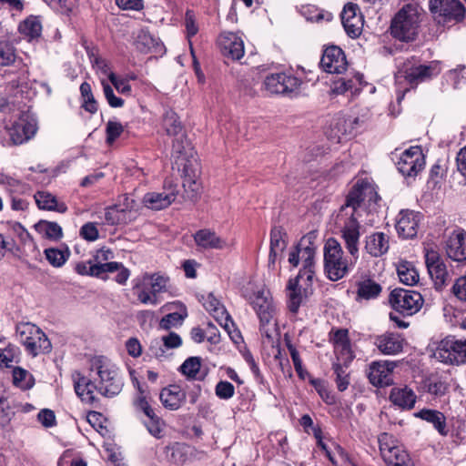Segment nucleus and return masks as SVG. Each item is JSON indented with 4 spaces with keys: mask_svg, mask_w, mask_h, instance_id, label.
Segmentation results:
<instances>
[{
    "mask_svg": "<svg viewBox=\"0 0 466 466\" xmlns=\"http://www.w3.org/2000/svg\"><path fill=\"white\" fill-rule=\"evenodd\" d=\"M380 200L375 187L366 179H359L346 197L344 205L340 208L339 216H347L341 228V236L350 255L358 260L360 225L358 220L360 210L365 202L377 204Z\"/></svg>",
    "mask_w": 466,
    "mask_h": 466,
    "instance_id": "1",
    "label": "nucleus"
},
{
    "mask_svg": "<svg viewBox=\"0 0 466 466\" xmlns=\"http://www.w3.org/2000/svg\"><path fill=\"white\" fill-rule=\"evenodd\" d=\"M89 386L106 398L118 395L124 386L119 369L105 356L89 359Z\"/></svg>",
    "mask_w": 466,
    "mask_h": 466,
    "instance_id": "2",
    "label": "nucleus"
},
{
    "mask_svg": "<svg viewBox=\"0 0 466 466\" xmlns=\"http://www.w3.org/2000/svg\"><path fill=\"white\" fill-rule=\"evenodd\" d=\"M324 272L331 281L343 279L354 267L357 260L351 257L350 259L344 257V251L339 242L329 238L324 248Z\"/></svg>",
    "mask_w": 466,
    "mask_h": 466,
    "instance_id": "3",
    "label": "nucleus"
},
{
    "mask_svg": "<svg viewBox=\"0 0 466 466\" xmlns=\"http://www.w3.org/2000/svg\"><path fill=\"white\" fill-rule=\"evenodd\" d=\"M134 281L133 289L137 299L142 304L156 306L160 303L159 294L167 290L169 278L159 273H145Z\"/></svg>",
    "mask_w": 466,
    "mask_h": 466,
    "instance_id": "4",
    "label": "nucleus"
},
{
    "mask_svg": "<svg viewBox=\"0 0 466 466\" xmlns=\"http://www.w3.org/2000/svg\"><path fill=\"white\" fill-rule=\"evenodd\" d=\"M16 336L27 353L34 357L51 351L52 345L47 336L35 324L30 322L17 324Z\"/></svg>",
    "mask_w": 466,
    "mask_h": 466,
    "instance_id": "5",
    "label": "nucleus"
},
{
    "mask_svg": "<svg viewBox=\"0 0 466 466\" xmlns=\"http://www.w3.org/2000/svg\"><path fill=\"white\" fill-rule=\"evenodd\" d=\"M419 22L416 10L410 5H407L392 19L391 35L400 41H411L418 34Z\"/></svg>",
    "mask_w": 466,
    "mask_h": 466,
    "instance_id": "6",
    "label": "nucleus"
},
{
    "mask_svg": "<svg viewBox=\"0 0 466 466\" xmlns=\"http://www.w3.org/2000/svg\"><path fill=\"white\" fill-rule=\"evenodd\" d=\"M305 255H307L308 258L305 269H300L297 277L294 279H290L287 285V289L289 292L288 308L289 311L292 312L293 314L298 313L299 309L304 298L306 297V289H302L300 281L303 280V279H306V281L308 282L307 284L311 283L315 273V271H311L309 269V257L312 255V251L310 249H308V251L305 252Z\"/></svg>",
    "mask_w": 466,
    "mask_h": 466,
    "instance_id": "7",
    "label": "nucleus"
},
{
    "mask_svg": "<svg viewBox=\"0 0 466 466\" xmlns=\"http://www.w3.org/2000/svg\"><path fill=\"white\" fill-rule=\"evenodd\" d=\"M389 301L393 309L403 317L417 313L423 304L422 296L419 292L404 289H393Z\"/></svg>",
    "mask_w": 466,
    "mask_h": 466,
    "instance_id": "8",
    "label": "nucleus"
},
{
    "mask_svg": "<svg viewBox=\"0 0 466 466\" xmlns=\"http://www.w3.org/2000/svg\"><path fill=\"white\" fill-rule=\"evenodd\" d=\"M8 96L0 97V112L23 111L30 99V90L26 83L12 81L8 86Z\"/></svg>",
    "mask_w": 466,
    "mask_h": 466,
    "instance_id": "9",
    "label": "nucleus"
},
{
    "mask_svg": "<svg viewBox=\"0 0 466 466\" xmlns=\"http://www.w3.org/2000/svg\"><path fill=\"white\" fill-rule=\"evenodd\" d=\"M431 11L438 15L439 23H458L464 18L465 7L460 0H431Z\"/></svg>",
    "mask_w": 466,
    "mask_h": 466,
    "instance_id": "10",
    "label": "nucleus"
},
{
    "mask_svg": "<svg viewBox=\"0 0 466 466\" xmlns=\"http://www.w3.org/2000/svg\"><path fill=\"white\" fill-rule=\"evenodd\" d=\"M424 166L425 157L419 146L406 149L396 163L397 169L405 177H415Z\"/></svg>",
    "mask_w": 466,
    "mask_h": 466,
    "instance_id": "11",
    "label": "nucleus"
},
{
    "mask_svg": "<svg viewBox=\"0 0 466 466\" xmlns=\"http://www.w3.org/2000/svg\"><path fill=\"white\" fill-rule=\"evenodd\" d=\"M299 78L286 73H274L267 76L263 86L271 95L289 96L300 86Z\"/></svg>",
    "mask_w": 466,
    "mask_h": 466,
    "instance_id": "12",
    "label": "nucleus"
},
{
    "mask_svg": "<svg viewBox=\"0 0 466 466\" xmlns=\"http://www.w3.org/2000/svg\"><path fill=\"white\" fill-rule=\"evenodd\" d=\"M443 248L449 258L456 262L466 261V230L457 228L446 235Z\"/></svg>",
    "mask_w": 466,
    "mask_h": 466,
    "instance_id": "13",
    "label": "nucleus"
},
{
    "mask_svg": "<svg viewBox=\"0 0 466 466\" xmlns=\"http://www.w3.org/2000/svg\"><path fill=\"white\" fill-rule=\"evenodd\" d=\"M177 186L170 181H165L161 192H148L143 197L146 208L153 210H161L169 207L177 198Z\"/></svg>",
    "mask_w": 466,
    "mask_h": 466,
    "instance_id": "14",
    "label": "nucleus"
},
{
    "mask_svg": "<svg viewBox=\"0 0 466 466\" xmlns=\"http://www.w3.org/2000/svg\"><path fill=\"white\" fill-rule=\"evenodd\" d=\"M461 340L454 336H447L438 342L434 350V357L441 362L452 365H461Z\"/></svg>",
    "mask_w": 466,
    "mask_h": 466,
    "instance_id": "15",
    "label": "nucleus"
},
{
    "mask_svg": "<svg viewBox=\"0 0 466 466\" xmlns=\"http://www.w3.org/2000/svg\"><path fill=\"white\" fill-rule=\"evenodd\" d=\"M400 73L402 74L409 84L413 86L426 81L433 76H437L440 73V69L437 65L432 63L429 65H416L408 60L403 64Z\"/></svg>",
    "mask_w": 466,
    "mask_h": 466,
    "instance_id": "16",
    "label": "nucleus"
},
{
    "mask_svg": "<svg viewBox=\"0 0 466 466\" xmlns=\"http://www.w3.org/2000/svg\"><path fill=\"white\" fill-rule=\"evenodd\" d=\"M319 66L327 73L339 75L347 70L348 62L340 47L330 46L323 51Z\"/></svg>",
    "mask_w": 466,
    "mask_h": 466,
    "instance_id": "17",
    "label": "nucleus"
},
{
    "mask_svg": "<svg viewBox=\"0 0 466 466\" xmlns=\"http://www.w3.org/2000/svg\"><path fill=\"white\" fill-rule=\"evenodd\" d=\"M37 127L35 119L22 115L8 128L10 139L14 145H21L31 139L36 133Z\"/></svg>",
    "mask_w": 466,
    "mask_h": 466,
    "instance_id": "18",
    "label": "nucleus"
},
{
    "mask_svg": "<svg viewBox=\"0 0 466 466\" xmlns=\"http://www.w3.org/2000/svg\"><path fill=\"white\" fill-rule=\"evenodd\" d=\"M421 218L422 215L420 212L409 209L401 210L398 215L395 226L399 236L404 239L415 238Z\"/></svg>",
    "mask_w": 466,
    "mask_h": 466,
    "instance_id": "19",
    "label": "nucleus"
},
{
    "mask_svg": "<svg viewBox=\"0 0 466 466\" xmlns=\"http://www.w3.org/2000/svg\"><path fill=\"white\" fill-rule=\"evenodd\" d=\"M341 23L347 35L352 38L358 37L362 31L363 16L357 4L348 3L341 12Z\"/></svg>",
    "mask_w": 466,
    "mask_h": 466,
    "instance_id": "20",
    "label": "nucleus"
},
{
    "mask_svg": "<svg viewBox=\"0 0 466 466\" xmlns=\"http://www.w3.org/2000/svg\"><path fill=\"white\" fill-rule=\"evenodd\" d=\"M396 367L393 361H374L370 365L368 378L376 387L389 386L393 382L392 373Z\"/></svg>",
    "mask_w": 466,
    "mask_h": 466,
    "instance_id": "21",
    "label": "nucleus"
},
{
    "mask_svg": "<svg viewBox=\"0 0 466 466\" xmlns=\"http://www.w3.org/2000/svg\"><path fill=\"white\" fill-rule=\"evenodd\" d=\"M425 263L435 286H444L448 280L449 273L440 254L435 250H428L425 254Z\"/></svg>",
    "mask_w": 466,
    "mask_h": 466,
    "instance_id": "22",
    "label": "nucleus"
},
{
    "mask_svg": "<svg viewBox=\"0 0 466 466\" xmlns=\"http://www.w3.org/2000/svg\"><path fill=\"white\" fill-rule=\"evenodd\" d=\"M252 307L257 312L260 321V331L265 332L268 337L269 335L264 330L267 324L269 323L273 317L274 307L272 305V299L268 292L258 291L252 299Z\"/></svg>",
    "mask_w": 466,
    "mask_h": 466,
    "instance_id": "23",
    "label": "nucleus"
},
{
    "mask_svg": "<svg viewBox=\"0 0 466 466\" xmlns=\"http://www.w3.org/2000/svg\"><path fill=\"white\" fill-rule=\"evenodd\" d=\"M405 339L397 332H385L374 337L373 344L383 355H397L403 350Z\"/></svg>",
    "mask_w": 466,
    "mask_h": 466,
    "instance_id": "24",
    "label": "nucleus"
},
{
    "mask_svg": "<svg viewBox=\"0 0 466 466\" xmlns=\"http://www.w3.org/2000/svg\"><path fill=\"white\" fill-rule=\"evenodd\" d=\"M218 46L223 56L233 60H238L244 56L243 40L235 33L226 32L221 34L218 37Z\"/></svg>",
    "mask_w": 466,
    "mask_h": 466,
    "instance_id": "25",
    "label": "nucleus"
},
{
    "mask_svg": "<svg viewBox=\"0 0 466 466\" xmlns=\"http://www.w3.org/2000/svg\"><path fill=\"white\" fill-rule=\"evenodd\" d=\"M117 272L115 280L120 285H125L130 277V270L126 268L122 263L111 261L109 264L101 265L99 267H94L89 269V276L101 279L103 280L107 279V274Z\"/></svg>",
    "mask_w": 466,
    "mask_h": 466,
    "instance_id": "26",
    "label": "nucleus"
},
{
    "mask_svg": "<svg viewBox=\"0 0 466 466\" xmlns=\"http://www.w3.org/2000/svg\"><path fill=\"white\" fill-rule=\"evenodd\" d=\"M202 300L206 310L213 316L221 327L228 328V322L234 326V321L226 308L212 293H208L206 297L202 296Z\"/></svg>",
    "mask_w": 466,
    "mask_h": 466,
    "instance_id": "27",
    "label": "nucleus"
},
{
    "mask_svg": "<svg viewBox=\"0 0 466 466\" xmlns=\"http://www.w3.org/2000/svg\"><path fill=\"white\" fill-rule=\"evenodd\" d=\"M159 399L166 409L177 410L185 402L186 392L180 388V386L173 384L161 390Z\"/></svg>",
    "mask_w": 466,
    "mask_h": 466,
    "instance_id": "28",
    "label": "nucleus"
},
{
    "mask_svg": "<svg viewBox=\"0 0 466 466\" xmlns=\"http://www.w3.org/2000/svg\"><path fill=\"white\" fill-rule=\"evenodd\" d=\"M389 399L402 410H411L416 403L417 396L410 388L403 386L392 388Z\"/></svg>",
    "mask_w": 466,
    "mask_h": 466,
    "instance_id": "29",
    "label": "nucleus"
},
{
    "mask_svg": "<svg viewBox=\"0 0 466 466\" xmlns=\"http://www.w3.org/2000/svg\"><path fill=\"white\" fill-rule=\"evenodd\" d=\"M186 157L180 156L173 162V169L177 168L184 177H198L200 174V166L196 151H189Z\"/></svg>",
    "mask_w": 466,
    "mask_h": 466,
    "instance_id": "30",
    "label": "nucleus"
},
{
    "mask_svg": "<svg viewBox=\"0 0 466 466\" xmlns=\"http://www.w3.org/2000/svg\"><path fill=\"white\" fill-rule=\"evenodd\" d=\"M193 237L197 246L204 249H222L227 245L215 231L207 228L198 230Z\"/></svg>",
    "mask_w": 466,
    "mask_h": 466,
    "instance_id": "31",
    "label": "nucleus"
},
{
    "mask_svg": "<svg viewBox=\"0 0 466 466\" xmlns=\"http://www.w3.org/2000/svg\"><path fill=\"white\" fill-rule=\"evenodd\" d=\"M165 457L167 461L183 465L192 454V448L182 442H174L164 448Z\"/></svg>",
    "mask_w": 466,
    "mask_h": 466,
    "instance_id": "32",
    "label": "nucleus"
},
{
    "mask_svg": "<svg viewBox=\"0 0 466 466\" xmlns=\"http://www.w3.org/2000/svg\"><path fill=\"white\" fill-rule=\"evenodd\" d=\"M416 418L421 419L434 427V429L441 435L447 436L449 431L446 425V417L444 414L437 410L422 409L414 413Z\"/></svg>",
    "mask_w": 466,
    "mask_h": 466,
    "instance_id": "33",
    "label": "nucleus"
},
{
    "mask_svg": "<svg viewBox=\"0 0 466 466\" xmlns=\"http://www.w3.org/2000/svg\"><path fill=\"white\" fill-rule=\"evenodd\" d=\"M356 286L357 301L375 299L380 296L382 290L380 284L370 278L358 281Z\"/></svg>",
    "mask_w": 466,
    "mask_h": 466,
    "instance_id": "34",
    "label": "nucleus"
},
{
    "mask_svg": "<svg viewBox=\"0 0 466 466\" xmlns=\"http://www.w3.org/2000/svg\"><path fill=\"white\" fill-rule=\"evenodd\" d=\"M286 232L281 227H273L270 231V248L268 255V263L275 264L277 256L287 247Z\"/></svg>",
    "mask_w": 466,
    "mask_h": 466,
    "instance_id": "35",
    "label": "nucleus"
},
{
    "mask_svg": "<svg viewBox=\"0 0 466 466\" xmlns=\"http://www.w3.org/2000/svg\"><path fill=\"white\" fill-rule=\"evenodd\" d=\"M389 238L382 232H376L366 239L365 249L372 257H380L389 249Z\"/></svg>",
    "mask_w": 466,
    "mask_h": 466,
    "instance_id": "36",
    "label": "nucleus"
},
{
    "mask_svg": "<svg viewBox=\"0 0 466 466\" xmlns=\"http://www.w3.org/2000/svg\"><path fill=\"white\" fill-rule=\"evenodd\" d=\"M35 199L40 209L52 210L59 213H65L67 210V207L64 202H59L53 194L47 191L36 192Z\"/></svg>",
    "mask_w": 466,
    "mask_h": 466,
    "instance_id": "37",
    "label": "nucleus"
},
{
    "mask_svg": "<svg viewBox=\"0 0 466 466\" xmlns=\"http://www.w3.org/2000/svg\"><path fill=\"white\" fill-rule=\"evenodd\" d=\"M137 48L143 53L159 54L164 50L163 44L159 43L148 31L141 30L136 41Z\"/></svg>",
    "mask_w": 466,
    "mask_h": 466,
    "instance_id": "38",
    "label": "nucleus"
},
{
    "mask_svg": "<svg viewBox=\"0 0 466 466\" xmlns=\"http://www.w3.org/2000/svg\"><path fill=\"white\" fill-rule=\"evenodd\" d=\"M18 31L28 41L37 39L42 33L40 18L35 15H29L19 24Z\"/></svg>",
    "mask_w": 466,
    "mask_h": 466,
    "instance_id": "39",
    "label": "nucleus"
},
{
    "mask_svg": "<svg viewBox=\"0 0 466 466\" xmlns=\"http://www.w3.org/2000/svg\"><path fill=\"white\" fill-rule=\"evenodd\" d=\"M310 249L312 251V255L309 257L310 266L309 269L314 271V257H315V248L311 245H308L306 247H302V241L298 244L294 250H292L289 255V262L293 266L297 267L299 263L300 258L303 260V268L301 269H305L306 262L308 261L307 255L305 252Z\"/></svg>",
    "mask_w": 466,
    "mask_h": 466,
    "instance_id": "40",
    "label": "nucleus"
},
{
    "mask_svg": "<svg viewBox=\"0 0 466 466\" xmlns=\"http://www.w3.org/2000/svg\"><path fill=\"white\" fill-rule=\"evenodd\" d=\"M424 387L429 394L440 398L448 392L450 384L442 377L431 376L425 380Z\"/></svg>",
    "mask_w": 466,
    "mask_h": 466,
    "instance_id": "41",
    "label": "nucleus"
},
{
    "mask_svg": "<svg viewBox=\"0 0 466 466\" xmlns=\"http://www.w3.org/2000/svg\"><path fill=\"white\" fill-rule=\"evenodd\" d=\"M397 273L400 281L407 286H413L419 281V274L410 262H400L397 267Z\"/></svg>",
    "mask_w": 466,
    "mask_h": 466,
    "instance_id": "42",
    "label": "nucleus"
},
{
    "mask_svg": "<svg viewBox=\"0 0 466 466\" xmlns=\"http://www.w3.org/2000/svg\"><path fill=\"white\" fill-rule=\"evenodd\" d=\"M162 125L168 136H178L182 130L181 122L177 113L172 109L165 110Z\"/></svg>",
    "mask_w": 466,
    "mask_h": 466,
    "instance_id": "43",
    "label": "nucleus"
},
{
    "mask_svg": "<svg viewBox=\"0 0 466 466\" xmlns=\"http://www.w3.org/2000/svg\"><path fill=\"white\" fill-rule=\"evenodd\" d=\"M386 456L383 460L389 466H413V462L409 454L398 447L393 451L385 452Z\"/></svg>",
    "mask_w": 466,
    "mask_h": 466,
    "instance_id": "44",
    "label": "nucleus"
},
{
    "mask_svg": "<svg viewBox=\"0 0 466 466\" xmlns=\"http://www.w3.org/2000/svg\"><path fill=\"white\" fill-rule=\"evenodd\" d=\"M200 357H189L180 366L179 370L188 379L203 380L205 375L198 376L201 367Z\"/></svg>",
    "mask_w": 466,
    "mask_h": 466,
    "instance_id": "45",
    "label": "nucleus"
},
{
    "mask_svg": "<svg viewBox=\"0 0 466 466\" xmlns=\"http://www.w3.org/2000/svg\"><path fill=\"white\" fill-rule=\"evenodd\" d=\"M106 423L107 420L101 413L89 410V425L94 429L95 433L105 439H110L111 432Z\"/></svg>",
    "mask_w": 466,
    "mask_h": 466,
    "instance_id": "46",
    "label": "nucleus"
},
{
    "mask_svg": "<svg viewBox=\"0 0 466 466\" xmlns=\"http://www.w3.org/2000/svg\"><path fill=\"white\" fill-rule=\"evenodd\" d=\"M361 78L362 75L359 73L354 76V78L339 77L333 81L331 90L337 95H342L349 90L356 89V85L360 84Z\"/></svg>",
    "mask_w": 466,
    "mask_h": 466,
    "instance_id": "47",
    "label": "nucleus"
},
{
    "mask_svg": "<svg viewBox=\"0 0 466 466\" xmlns=\"http://www.w3.org/2000/svg\"><path fill=\"white\" fill-rule=\"evenodd\" d=\"M35 228L50 239L57 240L63 236L62 228L56 222L41 220L35 225Z\"/></svg>",
    "mask_w": 466,
    "mask_h": 466,
    "instance_id": "48",
    "label": "nucleus"
},
{
    "mask_svg": "<svg viewBox=\"0 0 466 466\" xmlns=\"http://www.w3.org/2000/svg\"><path fill=\"white\" fill-rule=\"evenodd\" d=\"M13 382L22 390H29L34 386L35 380L33 375L27 370L16 367L13 370Z\"/></svg>",
    "mask_w": 466,
    "mask_h": 466,
    "instance_id": "49",
    "label": "nucleus"
},
{
    "mask_svg": "<svg viewBox=\"0 0 466 466\" xmlns=\"http://www.w3.org/2000/svg\"><path fill=\"white\" fill-rule=\"evenodd\" d=\"M303 15L306 17L308 21L311 22H329L333 19V15L330 12L319 9L318 7L314 5H309L306 7H303L302 11Z\"/></svg>",
    "mask_w": 466,
    "mask_h": 466,
    "instance_id": "50",
    "label": "nucleus"
},
{
    "mask_svg": "<svg viewBox=\"0 0 466 466\" xmlns=\"http://www.w3.org/2000/svg\"><path fill=\"white\" fill-rule=\"evenodd\" d=\"M189 151H195L194 148L191 147V144L187 140V138L181 135L180 137H177L173 141L172 145V153L171 157L173 159V162H175L177 159H178L180 156L186 157L189 153Z\"/></svg>",
    "mask_w": 466,
    "mask_h": 466,
    "instance_id": "51",
    "label": "nucleus"
},
{
    "mask_svg": "<svg viewBox=\"0 0 466 466\" xmlns=\"http://www.w3.org/2000/svg\"><path fill=\"white\" fill-rule=\"evenodd\" d=\"M348 367L344 366L340 362H334L332 364V370L336 376L335 382L337 389L339 391H344L350 385V374L347 372Z\"/></svg>",
    "mask_w": 466,
    "mask_h": 466,
    "instance_id": "52",
    "label": "nucleus"
},
{
    "mask_svg": "<svg viewBox=\"0 0 466 466\" xmlns=\"http://www.w3.org/2000/svg\"><path fill=\"white\" fill-rule=\"evenodd\" d=\"M89 58L92 67L96 74L100 75L102 77L105 76L110 79V75L114 73L112 72L108 62L105 58L95 54L93 50L91 52L89 51Z\"/></svg>",
    "mask_w": 466,
    "mask_h": 466,
    "instance_id": "53",
    "label": "nucleus"
},
{
    "mask_svg": "<svg viewBox=\"0 0 466 466\" xmlns=\"http://www.w3.org/2000/svg\"><path fill=\"white\" fill-rule=\"evenodd\" d=\"M46 258L54 267H61L66 261L69 251L67 248L59 249L55 248H46L45 250Z\"/></svg>",
    "mask_w": 466,
    "mask_h": 466,
    "instance_id": "54",
    "label": "nucleus"
},
{
    "mask_svg": "<svg viewBox=\"0 0 466 466\" xmlns=\"http://www.w3.org/2000/svg\"><path fill=\"white\" fill-rule=\"evenodd\" d=\"M15 57L14 46L6 40H0V66H6L13 64Z\"/></svg>",
    "mask_w": 466,
    "mask_h": 466,
    "instance_id": "55",
    "label": "nucleus"
},
{
    "mask_svg": "<svg viewBox=\"0 0 466 466\" xmlns=\"http://www.w3.org/2000/svg\"><path fill=\"white\" fill-rule=\"evenodd\" d=\"M187 316L186 309L184 308V313L172 312L164 316L160 320V328L163 329H169L172 327L182 324L185 318Z\"/></svg>",
    "mask_w": 466,
    "mask_h": 466,
    "instance_id": "56",
    "label": "nucleus"
},
{
    "mask_svg": "<svg viewBox=\"0 0 466 466\" xmlns=\"http://www.w3.org/2000/svg\"><path fill=\"white\" fill-rule=\"evenodd\" d=\"M72 380L74 382L75 392L81 399L82 401H85V395L87 394V380L86 378L81 374L79 371H74L72 373Z\"/></svg>",
    "mask_w": 466,
    "mask_h": 466,
    "instance_id": "57",
    "label": "nucleus"
},
{
    "mask_svg": "<svg viewBox=\"0 0 466 466\" xmlns=\"http://www.w3.org/2000/svg\"><path fill=\"white\" fill-rule=\"evenodd\" d=\"M93 257V261L89 260V269H92L94 267L109 264L108 260L113 258L114 256L110 248L103 247L97 249Z\"/></svg>",
    "mask_w": 466,
    "mask_h": 466,
    "instance_id": "58",
    "label": "nucleus"
},
{
    "mask_svg": "<svg viewBox=\"0 0 466 466\" xmlns=\"http://www.w3.org/2000/svg\"><path fill=\"white\" fill-rule=\"evenodd\" d=\"M215 394L220 400H229L235 394V387L227 380H220L215 387Z\"/></svg>",
    "mask_w": 466,
    "mask_h": 466,
    "instance_id": "59",
    "label": "nucleus"
},
{
    "mask_svg": "<svg viewBox=\"0 0 466 466\" xmlns=\"http://www.w3.org/2000/svg\"><path fill=\"white\" fill-rule=\"evenodd\" d=\"M138 390L139 395L134 401V405L137 410H141L149 420L150 418H153L157 414L154 409L149 404L148 400H147V397L144 395V391L141 390L140 387H138Z\"/></svg>",
    "mask_w": 466,
    "mask_h": 466,
    "instance_id": "60",
    "label": "nucleus"
},
{
    "mask_svg": "<svg viewBox=\"0 0 466 466\" xmlns=\"http://www.w3.org/2000/svg\"><path fill=\"white\" fill-rule=\"evenodd\" d=\"M124 131V127L120 122L109 120L106 123V143L113 144L117 137Z\"/></svg>",
    "mask_w": 466,
    "mask_h": 466,
    "instance_id": "61",
    "label": "nucleus"
},
{
    "mask_svg": "<svg viewBox=\"0 0 466 466\" xmlns=\"http://www.w3.org/2000/svg\"><path fill=\"white\" fill-rule=\"evenodd\" d=\"M102 85H103L104 95H105V97H106L108 105L111 107H115V108L123 106L124 100L121 97H118L115 95L112 86L109 84L105 83L103 78H102Z\"/></svg>",
    "mask_w": 466,
    "mask_h": 466,
    "instance_id": "62",
    "label": "nucleus"
},
{
    "mask_svg": "<svg viewBox=\"0 0 466 466\" xmlns=\"http://www.w3.org/2000/svg\"><path fill=\"white\" fill-rule=\"evenodd\" d=\"M148 432L157 438L160 439L162 437L163 428L165 426L164 421L157 415L150 418L147 422L145 423Z\"/></svg>",
    "mask_w": 466,
    "mask_h": 466,
    "instance_id": "63",
    "label": "nucleus"
},
{
    "mask_svg": "<svg viewBox=\"0 0 466 466\" xmlns=\"http://www.w3.org/2000/svg\"><path fill=\"white\" fill-rule=\"evenodd\" d=\"M125 209L120 208L119 206L109 207L106 209L105 218L110 225L119 224L122 221Z\"/></svg>",
    "mask_w": 466,
    "mask_h": 466,
    "instance_id": "64",
    "label": "nucleus"
}]
</instances>
